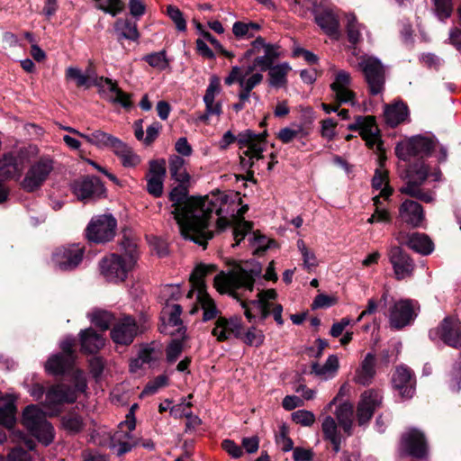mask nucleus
<instances>
[{"instance_id": "nucleus-37", "label": "nucleus", "mask_w": 461, "mask_h": 461, "mask_svg": "<svg viewBox=\"0 0 461 461\" xmlns=\"http://www.w3.org/2000/svg\"><path fill=\"white\" fill-rule=\"evenodd\" d=\"M407 247L424 256L429 255L434 250V243L430 238L419 232H413L410 235Z\"/></svg>"}, {"instance_id": "nucleus-42", "label": "nucleus", "mask_w": 461, "mask_h": 461, "mask_svg": "<svg viewBox=\"0 0 461 461\" xmlns=\"http://www.w3.org/2000/svg\"><path fill=\"white\" fill-rule=\"evenodd\" d=\"M321 429L324 438L330 441L333 450L338 453L340 449L341 437L338 431L335 420L330 416L326 417L322 421Z\"/></svg>"}, {"instance_id": "nucleus-34", "label": "nucleus", "mask_w": 461, "mask_h": 461, "mask_svg": "<svg viewBox=\"0 0 461 461\" xmlns=\"http://www.w3.org/2000/svg\"><path fill=\"white\" fill-rule=\"evenodd\" d=\"M375 357L374 354H366L360 366L356 371L354 377L355 382L362 385H367L371 384L375 375Z\"/></svg>"}, {"instance_id": "nucleus-60", "label": "nucleus", "mask_w": 461, "mask_h": 461, "mask_svg": "<svg viewBox=\"0 0 461 461\" xmlns=\"http://www.w3.org/2000/svg\"><path fill=\"white\" fill-rule=\"evenodd\" d=\"M373 202L375 206L374 214L375 215L376 222H390L391 214L389 211L384 206L380 197L375 196L373 198Z\"/></svg>"}, {"instance_id": "nucleus-15", "label": "nucleus", "mask_w": 461, "mask_h": 461, "mask_svg": "<svg viewBox=\"0 0 461 461\" xmlns=\"http://www.w3.org/2000/svg\"><path fill=\"white\" fill-rule=\"evenodd\" d=\"M429 336L431 339L438 336L445 344L459 348H461V323L456 318L446 317L436 330L429 331Z\"/></svg>"}, {"instance_id": "nucleus-57", "label": "nucleus", "mask_w": 461, "mask_h": 461, "mask_svg": "<svg viewBox=\"0 0 461 461\" xmlns=\"http://www.w3.org/2000/svg\"><path fill=\"white\" fill-rule=\"evenodd\" d=\"M167 14L179 32H185L186 30V21L179 8L170 5L167 7Z\"/></svg>"}, {"instance_id": "nucleus-43", "label": "nucleus", "mask_w": 461, "mask_h": 461, "mask_svg": "<svg viewBox=\"0 0 461 461\" xmlns=\"http://www.w3.org/2000/svg\"><path fill=\"white\" fill-rule=\"evenodd\" d=\"M346 32L350 43L357 44L362 41L363 32L366 30L364 24L358 23L353 14H348L345 16Z\"/></svg>"}, {"instance_id": "nucleus-30", "label": "nucleus", "mask_w": 461, "mask_h": 461, "mask_svg": "<svg viewBox=\"0 0 461 461\" xmlns=\"http://www.w3.org/2000/svg\"><path fill=\"white\" fill-rule=\"evenodd\" d=\"M215 270L214 265H197L190 276L191 290L188 292L187 297L192 298L198 292H206L204 277Z\"/></svg>"}, {"instance_id": "nucleus-17", "label": "nucleus", "mask_w": 461, "mask_h": 461, "mask_svg": "<svg viewBox=\"0 0 461 461\" xmlns=\"http://www.w3.org/2000/svg\"><path fill=\"white\" fill-rule=\"evenodd\" d=\"M434 149L433 141L423 136H415L396 146L395 152L399 158L409 159L411 156H423Z\"/></svg>"}, {"instance_id": "nucleus-3", "label": "nucleus", "mask_w": 461, "mask_h": 461, "mask_svg": "<svg viewBox=\"0 0 461 461\" xmlns=\"http://www.w3.org/2000/svg\"><path fill=\"white\" fill-rule=\"evenodd\" d=\"M121 250L122 254L112 253L99 262L101 274L108 282H123L137 263L138 251L135 242L124 239L121 243Z\"/></svg>"}, {"instance_id": "nucleus-58", "label": "nucleus", "mask_w": 461, "mask_h": 461, "mask_svg": "<svg viewBox=\"0 0 461 461\" xmlns=\"http://www.w3.org/2000/svg\"><path fill=\"white\" fill-rule=\"evenodd\" d=\"M265 335L262 330L256 329L255 327L249 328L243 338V341L253 347H259L264 343Z\"/></svg>"}, {"instance_id": "nucleus-16", "label": "nucleus", "mask_w": 461, "mask_h": 461, "mask_svg": "<svg viewBox=\"0 0 461 461\" xmlns=\"http://www.w3.org/2000/svg\"><path fill=\"white\" fill-rule=\"evenodd\" d=\"M104 98L113 104H119L124 108L131 106V95L117 86V82L108 77H100L94 81Z\"/></svg>"}, {"instance_id": "nucleus-54", "label": "nucleus", "mask_w": 461, "mask_h": 461, "mask_svg": "<svg viewBox=\"0 0 461 461\" xmlns=\"http://www.w3.org/2000/svg\"><path fill=\"white\" fill-rule=\"evenodd\" d=\"M91 322L96 327L100 328L103 331L109 329L112 321L113 315L106 311H95L89 314Z\"/></svg>"}, {"instance_id": "nucleus-52", "label": "nucleus", "mask_w": 461, "mask_h": 461, "mask_svg": "<svg viewBox=\"0 0 461 461\" xmlns=\"http://www.w3.org/2000/svg\"><path fill=\"white\" fill-rule=\"evenodd\" d=\"M118 138L104 132L101 130H96L93 131V138L91 140V144L99 148V149H113L115 142L118 141Z\"/></svg>"}, {"instance_id": "nucleus-25", "label": "nucleus", "mask_w": 461, "mask_h": 461, "mask_svg": "<svg viewBox=\"0 0 461 461\" xmlns=\"http://www.w3.org/2000/svg\"><path fill=\"white\" fill-rule=\"evenodd\" d=\"M166 176L165 160H153L149 163V170L147 174V190L155 197L163 194V182Z\"/></svg>"}, {"instance_id": "nucleus-20", "label": "nucleus", "mask_w": 461, "mask_h": 461, "mask_svg": "<svg viewBox=\"0 0 461 461\" xmlns=\"http://www.w3.org/2000/svg\"><path fill=\"white\" fill-rule=\"evenodd\" d=\"M221 92V82L218 77L212 76L203 95L205 113L197 116L199 122L208 123L210 116H220L222 113L221 103L216 102L215 97Z\"/></svg>"}, {"instance_id": "nucleus-63", "label": "nucleus", "mask_w": 461, "mask_h": 461, "mask_svg": "<svg viewBox=\"0 0 461 461\" xmlns=\"http://www.w3.org/2000/svg\"><path fill=\"white\" fill-rule=\"evenodd\" d=\"M293 420L302 426H312L315 421L314 414L306 410H298L292 413Z\"/></svg>"}, {"instance_id": "nucleus-11", "label": "nucleus", "mask_w": 461, "mask_h": 461, "mask_svg": "<svg viewBox=\"0 0 461 461\" xmlns=\"http://www.w3.org/2000/svg\"><path fill=\"white\" fill-rule=\"evenodd\" d=\"M331 69L333 74L330 89L335 101L339 104H349L355 105L357 104L356 93L352 88L353 81L350 73L343 69L337 70L334 68Z\"/></svg>"}, {"instance_id": "nucleus-12", "label": "nucleus", "mask_w": 461, "mask_h": 461, "mask_svg": "<svg viewBox=\"0 0 461 461\" xmlns=\"http://www.w3.org/2000/svg\"><path fill=\"white\" fill-rule=\"evenodd\" d=\"M135 427V418L130 414L126 420L120 423L119 429L111 437V447L117 448L118 456H122L140 444V441L131 435Z\"/></svg>"}, {"instance_id": "nucleus-18", "label": "nucleus", "mask_w": 461, "mask_h": 461, "mask_svg": "<svg viewBox=\"0 0 461 461\" xmlns=\"http://www.w3.org/2000/svg\"><path fill=\"white\" fill-rule=\"evenodd\" d=\"M84 249L79 245H70L56 249L52 261L54 265L62 271H68L76 268L83 259Z\"/></svg>"}, {"instance_id": "nucleus-35", "label": "nucleus", "mask_w": 461, "mask_h": 461, "mask_svg": "<svg viewBox=\"0 0 461 461\" xmlns=\"http://www.w3.org/2000/svg\"><path fill=\"white\" fill-rule=\"evenodd\" d=\"M164 314L168 315L167 326L173 328L174 330H168V333L173 336L184 337L185 328L183 326L181 321L182 308L179 304H167L163 311Z\"/></svg>"}, {"instance_id": "nucleus-9", "label": "nucleus", "mask_w": 461, "mask_h": 461, "mask_svg": "<svg viewBox=\"0 0 461 461\" xmlns=\"http://www.w3.org/2000/svg\"><path fill=\"white\" fill-rule=\"evenodd\" d=\"M358 67L365 75L370 93H381L385 81L384 68L381 61L375 57L364 55L360 58Z\"/></svg>"}, {"instance_id": "nucleus-53", "label": "nucleus", "mask_w": 461, "mask_h": 461, "mask_svg": "<svg viewBox=\"0 0 461 461\" xmlns=\"http://www.w3.org/2000/svg\"><path fill=\"white\" fill-rule=\"evenodd\" d=\"M309 134L302 125H295L294 127H286L279 131L277 137L284 143H289L294 139L304 138Z\"/></svg>"}, {"instance_id": "nucleus-28", "label": "nucleus", "mask_w": 461, "mask_h": 461, "mask_svg": "<svg viewBox=\"0 0 461 461\" xmlns=\"http://www.w3.org/2000/svg\"><path fill=\"white\" fill-rule=\"evenodd\" d=\"M393 387L402 398L412 397L415 391V381L411 370L405 366H398L393 375Z\"/></svg>"}, {"instance_id": "nucleus-23", "label": "nucleus", "mask_w": 461, "mask_h": 461, "mask_svg": "<svg viewBox=\"0 0 461 461\" xmlns=\"http://www.w3.org/2000/svg\"><path fill=\"white\" fill-rule=\"evenodd\" d=\"M402 450L411 456L421 458L427 454V443L422 432L411 429L402 436Z\"/></svg>"}, {"instance_id": "nucleus-13", "label": "nucleus", "mask_w": 461, "mask_h": 461, "mask_svg": "<svg viewBox=\"0 0 461 461\" xmlns=\"http://www.w3.org/2000/svg\"><path fill=\"white\" fill-rule=\"evenodd\" d=\"M53 170V161L50 158H41L33 163L22 181V187L27 192L39 189Z\"/></svg>"}, {"instance_id": "nucleus-1", "label": "nucleus", "mask_w": 461, "mask_h": 461, "mask_svg": "<svg viewBox=\"0 0 461 461\" xmlns=\"http://www.w3.org/2000/svg\"><path fill=\"white\" fill-rule=\"evenodd\" d=\"M169 197L175 207L172 213L181 236L203 248L213 237V230L210 228L213 214L218 216L216 227L219 231L228 226L233 227L236 240L233 246L239 245L252 229L251 222L243 219L248 205L240 206L241 199L238 194L233 196L219 194L211 198L188 199L185 188L179 185L172 189Z\"/></svg>"}, {"instance_id": "nucleus-50", "label": "nucleus", "mask_w": 461, "mask_h": 461, "mask_svg": "<svg viewBox=\"0 0 461 461\" xmlns=\"http://www.w3.org/2000/svg\"><path fill=\"white\" fill-rule=\"evenodd\" d=\"M61 423L63 429L71 434H77L80 432L85 427L83 418L80 415L74 412H69L67 415L63 416Z\"/></svg>"}, {"instance_id": "nucleus-7", "label": "nucleus", "mask_w": 461, "mask_h": 461, "mask_svg": "<svg viewBox=\"0 0 461 461\" xmlns=\"http://www.w3.org/2000/svg\"><path fill=\"white\" fill-rule=\"evenodd\" d=\"M23 424L43 445H50L54 439V429L46 420L45 413L36 405L25 408L23 413Z\"/></svg>"}, {"instance_id": "nucleus-48", "label": "nucleus", "mask_w": 461, "mask_h": 461, "mask_svg": "<svg viewBox=\"0 0 461 461\" xmlns=\"http://www.w3.org/2000/svg\"><path fill=\"white\" fill-rule=\"evenodd\" d=\"M194 294L196 296V300L203 311V320L207 321L216 318L219 311L217 310L213 300L209 296L207 292H198V294Z\"/></svg>"}, {"instance_id": "nucleus-55", "label": "nucleus", "mask_w": 461, "mask_h": 461, "mask_svg": "<svg viewBox=\"0 0 461 461\" xmlns=\"http://www.w3.org/2000/svg\"><path fill=\"white\" fill-rule=\"evenodd\" d=\"M98 9L110 14L113 16L121 13L124 7L122 0H94Z\"/></svg>"}, {"instance_id": "nucleus-51", "label": "nucleus", "mask_w": 461, "mask_h": 461, "mask_svg": "<svg viewBox=\"0 0 461 461\" xmlns=\"http://www.w3.org/2000/svg\"><path fill=\"white\" fill-rule=\"evenodd\" d=\"M318 25L323 29L328 34H335L339 30V21L330 12H324L316 16Z\"/></svg>"}, {"instance_id": "nucleus-22", "label": "nucleus", "mask_w": 461, "mask_h": 461, "mask_svg": "<svg viewBox=\"0 0 461 461\" xmlns=\"http://www.w3.org/2000/svg\"><path fill=\"white\" fill-rule=\"evenodd\" d=\"M241 330L242 321L240 317L231 316L230 318H226L220 316L215 321L212 335L218 341H225L232 338H239L241 335Z\"/></svg>"}, {"instance_id": "nucleus-5", "label": "nucleus", "mask_w": 461, "mask_h": 461, "mask_svg": "<svg viewBox=\"0 0 461 461\" xmlns=\"http://www.w3.org/2000/svg\"><path fill=\"white\" fill-rule=\"evenodd\" d=\"M235 140L242 150L240 158L243 168L250 169L258 160L263 158L262 153L267 146L266 133L256 134L250 130H247L235 137L231 131H228L223 134L220 141V147L226 149Z\"/></svg>"}, {"instance_id": "nucleus-21", "label": "nucleus", "mask_w": 461, "mask_h": 461, "mask_svg": "<svg viewBox=\"0 0 461 461\" xmlns=\"http://www.w3.org/2000/svg\"><path fill=\"white\" fill-rule=\"evenodd\" d=\"M140 332L136 321L131 316H123L114 323L111 338L116 344L129 345Z\"/></svg>"}, {"instance_id": "nucleus-26", "label": "nucleus", "mask_w": 461, "mask_h": 461, "mask_svg": "<svg viewBox=\"0 0 461 461\" xmlns=\"http://www.w3.org/2000/svg\"><path fill=\"white\" fill-rule=\"evenodd\" d=\"M400 220L413 227H421L425 221V213L422 206L412 200H404L399 207Z\"/></svg>"}, {"instance_id": "nucleus-19", "label": "nucleus", "mask_w": 461, "mask_h": 461, "mask_svg": "<svg viewBox=\"0 0 461 461\" xmlns=\"http://www.w3.org/2000/svg\"><path fill=\"white\" fill-rule=\"evenodd\" d=\"M387 257L397 279H404L412 275L414 263L402 247L390 245L387 249Z\"/></svg>"}, {"instance_id": "nucleus-29", "label": "nucleus", "mask_w": 461, "mask_h": 461, "mask_svg": "<svg viewBox=\"0 0 461 461\" xmlns=\"http://www.w3.org/2000/svg\"><path fill=\"white\" fill-rule=\"evenodd\" d=\"M72 190L77 199L81 201L99 195L104 191L102 183L96 177H86L75 181Z\"/></svg>"}, {"instance_id": "nucleus-14", "label": "nucleus", "mask_w": 461, "mask_h": 461, "mask_svg": "<svg viewBox=\"0 0 461 461\" xmlns=\"http://www.w3.org/2000/svg\"><path fill=\"white\" fill-rule=\"evenodd\" d=\"M416 315V304L411 300L402 299L389 305L388 319L393 329L399 330L409 325Z\"/></svg>"}, {"instance_id": "nucleus-44", "label": "nucleus", "mask_w": 461, "mask_h": 461, "mask_svg": "<svg viewBox=\"0 0 461 461\" xmlns=\"http://www.w3.org/2000/svg\"><path fill=\"white\" fill-rule=\"evenodd\" d=\"M71 357L61 354L51 356L45 364L46 371L52 375H61L72 366Z\"/></svg>"}, {"instance_id": "nucleus-40", "label": "nucleus", "mask_w": 461, "mask_h": 461, "mask_svg": "<svg viewBox=\"0 0 461 461\" xmlns=\"http://www.w3.org/2000/svg\"><path fill=\"white\" fill-rule=\"evenodd\" d=\"M408 108L403 103H395L387 105L384 110V118L386 123L391 127H395L407 118Z\"/></svg>"}, {"instance_id": "nucleus-46", "label": "nucleus", "mask_w": 461, "mask_h": 461, "mask_svg": "<svg viewBox=\"0 0 461 461\" xmlns=\"http://www.w3.org/2000/svg\"><path fill=\"white\" fill-rule=\"evenodd\" d=\"M336 417L344 431L350 435L353 423V405L349 402L340 404L336 411Z\"/></svg>"}, {"instance_id": "nucleus-62", "label": "nucleus", "mask_w": 461, "mask_h": 461, "mask_svg": "<svg viewBox=\"0 0 461 461\" xmlns=\"http://www.w3.org/2000/svg\"><path fill=\"white\" fill-rule=\"evenodd\" d=\"M249 70L247 73L243 75L242 78L240 81V86L241 89L247 91H252L258 85H259L263 80V75L261 73H254L250 77H246L248 74H249Z\"/></svg>"}, {"instance_id": "nucleus-38", "label": "nucleus", "mask_w": 461, "mask_h": 461, "mask_svg": "<svg viewBox=\"0 0 461 461\" xmlns=\"http://www.w3.org/2000/svg\"><path fill=\"white\" fill-rule=\"evenodd\" d=\"M269 76V86L280 88L287 83V74L291 70V67L287 62L272 65L267 68Z\"/></svg>"}, {"instance_id": "nucleus-61", "label": "nucleus", "mask_w": 461, "mask_h": 461, "mask_svg": "<svg viewBox=\"0 0 461 461\" xmlns=\"http://www.w3.org/2000/svg\"><path fill=\"white\" fill-rule=\"evenodd\" d=\"M168 378L165 375L157 376L154 380L150 381L143 389L141 396L150 395L156 393L160 388L167 384Z\"/></svg>"}, {"instance_id": "nucleus-47", "label": "nucleus", "mask_w": 461, "mask_h": 461, "mask_svg": "<svg viewBox=\"0 0 461 461\" xmlns=\"http://www.w3.org/2000/svg\"><path fill=\"white\" fill-rule=\"evenodd\" d=\"M169 172L171 176L180 184L189 181V175L185 167V160L178 156L169 158Z\"/></svg>"}, {"instance_id": "nucleus-59", "label": "nucleus", "mask_w": 461, "mask_h": 461, "mask_svg": "<svg viewBox=\"0 0 461 461\" xmlns=\"http://www.w3.org/2000/svg\"><path fill=\"white\" fill-rule=\"evenodd\" d=\"M438 18L445 21L451 16L453 11L452 0H433Z\"/></svg>"}, {"instance_id": "nucleus-33", "label": "nucleus", "mask_w": 461, "mask_h": 461, "mask_svg": "<svg viewBox=\"0 0 461 461\" xmlns=\"http://www.w3.org/2000/svg\"><path fill=\"white\" fill-rule=\"evenodd\" d=\"M339 367V357L336 355H330L323 365L312 363L311 373L321 380L327 381L337 375Z\"/></svg>"}, {"instance_id": "nucleus-2", "label": "nucleus", "mask_w": 461, "mask_h": 461, "mask_svg": "<svg viewBox=\"0 0 461 461\" xmlns=\"http://www.w3.org/2000/svg\"><path fill=\"white\" fill-rule=\"evenodd\" d=\"M262 276V266L259 262L251 259L244 262L235 263L230 269L226 272H220L214 277V287L221 294H228L233 298L240 300L239 290L244 293H251L257 289V299L249 302L241 301V307L244 309V314L249 322L256 319L252 313L250 305L254 306L262 321L266 320L271 313V310L277 298V293L275 289H261L259 284Z\"/></svg>"}, {"instance_id": "nucleus-36", "label": "nucleus", "mask_w": 461, "mask_h": 461, "mask_svg": "<svg viewBox=\"0 0 461 461\" xmlns=\"http://www.w3.org/2000/svg\"><path fill=\"white\" fill-rule=\"evenodd\" d=\"M113 152L120 158L125 167H134L140 162V157L134 153L132 149L120 139L115 142Z\"/></svg>"}, {"instance_id": "nucleus-24", "label": "nucleus", "mask_w": 461, "mask_h": 461, "mask_svg": "<svg viewBox=\"0 0 461 461\" xmlns=\"http://www.w3.org/2000/svg\"><path fill=\"white\" fill-rule=\"evenodd\" d=\"M382 403V395L375 390L365 391L357 405V420L359 425H364L370 420L375 411Z\"/></svg>"}, {"instance_id": "nucleus-6", "label": "nucleus", "mask_w": 461, "mask_h": 461, "mask_svg": "<svg viewBox=\"0 0 461 461\" xmlns=\"http://www.w3.org/2000/svg\"><path fill=\"white\" fill-rule=\"evenodd\" d=\"M75 387L59 384L50 386L46 392L43 407L50 416L58 415L60 412V406L64 403H73L77 399V393L85 392L86 382L82 372H76Z\"/></svg>"}, {"instance_id": "nucleus-10", "label": "nucleus", "mask_w": 461, "mask_h": 461, "mask_svg": "<svg viewBox=\"0 0 461 461\" xmlns=\"http://www.w3.org/2000/svg\"><path fill=\"white\" fill-rule=\"evenodd\" d=\"M116 227L117 221L112 214L97 215L88 223L86 237L90 241L104 243L114 237Z\"/></svg>"}, {"instance_id": "nucleus-4", "label": "nucleus", "mask_w": 461, "mask_h": 461, "mask_svg": "<svg viewBox=\"0 0 461 461\" xmlns=\"http://www.w3.org/2000/svg\"><path fill=\"white\" fill-rule=\"evenodd\" d=\"M441 176V171L438 167H431L423 160L417 161L408 167L407 181L401 187L400 192L421 202L431 203L435 199V193L421 188V185L429 177H431L434 181H440Z\"/></svg>"}, {"instance_id": "nucleus-49", "label": "nucleus", "mask_w": 461, "mask_h": 461, "mask_svg": "<svg viewBox=\"0 0 461 461\" xmlns=\"http://www.w3.org/2000/svg\"><path fill=\"white\" fill-rule=\"evenodd\" d=\"M260 28L256 23L236 22L232 26V32L237 39L249 40L253 38Z\"/></svg>"}, {"instance_id": "nucleus-56", "label": "nucleus", "mask_w": 461, "mask_h": 461, "mask_svg": "<svg viewBox=\"0 0 461 461\" xmlns=\"http://www.w3.org/2000/svg\"><path fill=\"white\" fill-rule=\"evenodd\" d=\"M144 60L147 61L150 67L158 70L166 69L169 64L165 50L146 55Z\"/></svg>"}, {"instance_id": "nucleus-27", "label": "nucleus", "mask_w": 461, "mask_h": 461, "mask_svg": "<svg viewBox=\"0 0 461 461\" xmlns=\"http://www.w3.org/2000/svg\"><path fill=\"white\" fill-rule=\"evenodd\" d=\"M351 131H359L362 138L370 146L375 145L378 140V128L373 116H357L355 122L348 125Z\"/></svg>"}, {"instance_id": "nucleus-8", "label": "nucleus", "mask_w": 461, "mask_h": 461, "mask_svg": "<svg viewBox=\"0 0 461 461\" xmlns=\"http://www.w3.org/2000/svg\"><path fill=\"white\" fill-rule=\"evenodd\" d=\"M252 56H255V59L252 65L248 68L249 72H252L257 68L261 71H266L282 56V51L278 45L267 43L265 39L258 36L251 42L250 48L245 52L246 58Z\"/></svg>"}, {"instance_id": "nucleus-32", "label": "nucleus", "mask_w": 461, "mask_h": 461, "mask_svg": "<svg viewBox=\"0 0 461 461\" xmlns=\"http://www.w3.org/2000/svg\"><path fill=\"white\" fill-rule=\"evenodd\" d=\"M23 169L22 159H17L11 154L5 155L0 159V179L19 178Z\"/></svg>"}, {"instance_id": "nucleus-64", "label": "nucleus", "mask_w": 461, "mask_h": 461, "mask_svg": "<svg viewBox=\"0 0 461 461\" xmlns=\"http://www.w3.org/2000/svg\"><path fill=\"white\" fill-rule=\"evenodd\" d=\"M183 351V342L179 339H173L166 349L167 361L174 363Z\"/></svg>"}, {"instance_id": "nucleus-41", "label": "nucleus", "mask_w": 461, "mask_h": 461, "mask_svg": "<svg viewBox=\"0 0 461 461\" xmlns=\"http://www.w3.org/2000/svg\"><path fill=\"white\" fill-rule=\"evenodd\" d=\"M66 78L72 80L79 87L84 86L89 88L91 86H95L94 81L97 77H93V71L87 69L85 73L77 67H68L66 69Z\"/></svg>"}, {"instance_id": "nucleus-45", "label": "nucleus", "mask_w": 461, "mask_h": 461, "mask_svg": "<svg viewBox=\"0 0 461 461\" xmlns=\"http://www.w3.org/2000/svg\"><path fill=\"white\" fill-rule=\"evenodd\" d=\"M372 185L374 189L380 190L377 195L380 199L388 200L393 194V189L389 186L387 172L384 169H376L372 179Z\"/></svg>"}, {"instance_id": "nucleus-31", "label": "nucleus", "mask_w": 461, "mask_h": 461, "mask_svg": "<svg viewBox=\"0 0 461 461\" xmlns=\"http://www.w3.org/2000/svg\"><path fill=\"white\" fill-rule=\"evenodd\" d=\"M81 350L84 353L95 354L104 346V338L94 329L88 328L79 334Z\"/></svg>"}, {"instance_id": "nucleus-39", "label": "nucleus", "mask_w": 461, "mask_h": 461, "mask_svg": "<svg viewBox=\"0 0 461 461\" xmlns=\"http://www.w3.org/2000/svg\"><path fill=\"white\" fill-rule=\"evenodd\" d=\"M114 31L119 41L125 39L136 41L140 38L136 23L128 19H118L114 23Z\"/></svg>"}]
</instances>
